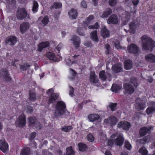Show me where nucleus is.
Here are the masks:
<instances>
[{
  "label": "nucleus",
  "instance_id": "obj_1",
  "mask_svg": "<svg viewBox=\"0 0 155 155\" xmlns=\"http://www.w3.org/2000/svg\"><path fill=\"white\" fill-rule=\"evenodd\" d=\"M141 40L142 49L144 51L151 52L155 47V42L147 35H144L142 37Z\"/></svg>",
  "mask_w": 155,
  "mask_h": 155
},
{
  "label": "nucleus",
  "instance_id": "obj_2",
  "mask_svg": "<svg viewBox=\"0 0 155 155\" xmlns=\"http://www.w3.org/2000/svg\"><path fill=\"white\" fill-rule=\"evenodd\" d=\"M65 105L63 102L58 101L56 106L55 115L68 116L69 113L68 111L65 110Z\"/></svg>",
  "mask_w": 155,
  "mask_h": 155
},
{
  "label": "nucleus",
  "instance_id": "obj_3",
  "mask_svg": "<svg viewBox=\"0 0 155 155\" xmlns=\"http://www.w3.org/2000/svg\"><path fill=\"white\" fill-rule=\"evenodd\" d=\"M27 15V12L24 8L19 9L17 11L16 17L18 20H22L26 18Z\"/></svg>",
  "mask_w": 155,
  "mask_h": 155
},
{
  "label": "nucleus",
  "instance_id": "obj_4",
  "mask_svg": "<svg viewBox=\"0 0 155 155\" xmlns=\"http://www.w3.org/2000/svg\"><path fill=\"white\" fill-rule=\"evenodd\" d=\"M54 90L53 88L48 90L47 92V94L48 95H51L49 97L48 102L49 103L53 102L57 100L59 95L56 93H54Z\"/></svg>",
  "mask_w": 155,
  "mask_h": 155
},
{
  "label": "nucleus",
  "instance_id": "obj_5",
  "mask_svg": "<svg viewBox=\"0 0 155 155\" xmlns=\"http://www.w3.org/2000/svg\"><path fill=\"white\" fill-rule=\"evenodd\" d=\"M127 51L129 52L138 54L140 53L139 48L135 44H130L127 47Z\"/></svg>",
  "mask_w": 155,
  "mask_h": 155
},
{
  "label": "nucleus",
  "instance_id": "obj_6",
  "mask_svg": "<svg viewBox=\"0 0 155 155\" xmlns=\"http://www.w3.org/2000/svg\"><path fill=\"white\" fill-rule=\"evenodd\" d=\"M0 77L6 81H9L11 80L8 71L6 69L1 70L0 72Z\"/></svg>",
  "mask_w": 155,
  "mask_h": 155
},
{
  "label": "nucleus",
  "instance_id": "obj_7",
  "mask_svg": "<svg viewBox=\"0 0 155 155\" xmlns=\"http://www.w3.org/2000/svg\"><path fill=\"white\" fill-rule=\"evenodd\" d=\"M124 138L122 135H119L117 138L114 140H110L108 142V144L112 146L114 143L117 145L120 146L122 145L123 143Z\"/></svg>",
  "mask_w": 155,
  "mask_h": 155
},
{
  "label": "nucleus",
  "instance_id": "obj_8",
  "mask_svg": "<svg viewBox=\"0 0 155 155\" xmlns=\"http://www.w3.org/2000/svg\"><path fill=\"white\" fill-rule=\"evenodd\" d=\"M135 108L138 110H143L146 107L145 103L140 98L136 99Z\"/></svg>",
  "mask_w": 155,
  "mask_h": 155
},
{
  "label": "nucleus",
  "instance_id": "obj_9",
  "mask_svg": "<svg viewBox=\"0 0 155 155\" xmlns=\"http://www.w3.org/2000/svg\"><path fill=\"white\" fill-rule=\"evenodd\" d=\"M119 22V18L116 14H113L111 15L107 19V22L108 24H117Z\"/></svg>",
  "mask_w": 155,
  "mask_h": 155
},
{
  "label": "nucleus",
  "instance_id": "obj_10",
  "mask_svg": "<svg viewBox=\"0 0 155 155\" xmlns=\"http://www.w3.org/2000/svg\"><path fill=\"white\" fill-rule=\"evenodd\" d=\"M26 124L25 117H18L15 122L16 127H23Z\"/></svg>",
  "mask_w": 155,
  "mask_h": 155
},
{
  "label": "nucleus",
  "instance_id": "obj_11",
  "mask_svg": "<svg viewBox=\"0 0 155 155\" xmlns=\"http://www.w3.org/2000/svg\"><path fill=\"white\" fill-rule=\"evenodd\" d=\"M17 41V38L14 36H10L8 37L5 40L6 44L12 46L14 45Z\"/></svg>",
  "mask_w": 155,
  "mask_h": 155
},
{
  "label": "nucleus",
  "instance_id": "obj_12",
  "mask_svg": "<svg viewBox=\"0 0 155 155\" xmlns=\"http://www.w3.org/2000/svg\"><path fill=\"white\" fill-rule=\"evenodd\" d=\"M117 126L118 127H121L125 130H128L131 127L129 122L125 121L120 122L118 124Z\"/></svg>",
  "mask_w": 155,
  "mask_h": 155
},
{
  "label": "nucleus",
  "instance_id": "obj_13",
  "mask_svg": "<svg viewBox=\"0 0 155 155\" xmlns=\"http://www.w3.org/2000/svg\"><path fill=\"white\" fill-rule=\"evenodd\" d=\"M99 76L100 78L103 81L106 80L107 78L109 81L111 80V75L110 74L102 71L100 72Z\"/></svg>",
  "mask_w": 155,
  "mask_h": 155
},
{
  "label": "nucleus",
  "instance_id": "obj_14",
  "mask_svg": "<svg viewBox=\"0 0 155 155\" xmlns=\"http://www.w3.org/2000/svg\"><path fill=\"white\" fill-rule=\"evenodd\" d=\"M30 27V25L28 22H23L20 25V31L22 34H23L28 30Z\"/></svg>",
  "mask_w": 155,
  "mask_h": 155
},
{
  "label": "nucleus",
  "instance_id": "obj_15",
  "mask_svg": "<svg viewBox=\"0 0 155 155\" xmlns=\"http://www.w3.org/2000/svg\"><path fill=\"white\" fill-rule=\"evenodd\" d=\"M89 80L91 83H96L98 82V79L94 72H91Z\"/></svg>",
  "mask_w": 155,
  "mask_h": 155
},
{
  "label": "nucleus",
  "instance_id": "obj_16",
  "mask_svg": "<svg viewBox=\"0 0 155 155\" xmlns=\"http://www.w3.org/2000/svg\"><path fill=\"white\" fill-rule=\"evenodd\" d=\"M124 87L125 91L128 94H131L134 91V89L133 87L131 85L128 84H125L124 85Z\"/></svg>",
  "mask_w": 155,
  "mask_h": 155
},
{
  "label": "nucleus",
  "instance_id": "obj_17",
  "mask_svg": "<svg viewBox=\"0 0 155 155\" xmlns=\"http://www.w3.org/2000/svg\"><path fill=\"white\" fill-rule=\"evenodd\" d=\"M8 145L4 141L0 140V150L5 152L8 150Z\"/></svg>",
  "mask_w": 155,
  "mask_h": 155
},
{
  "label": "nucleus",
  "instance_id": "obj_18",
  "mask_svg": "<svg viewBox=\"0 0 155 155\" xmlns=\"http://www.w3.org/2000/svg\"><path fill=\"white\" fill-rule=\"evenodd\" d=\"M152 129V128L151 127H143L140 130V134L141 136H143L147 133H150Z\"/></svg>",
  "mask_w": 155,
  "mask_h": 155
},
{
  "label": "nucleus",
  "instance_id": "obj_19",
  "mask_svg": "<svg viewBox=\"0 0 155 155\" xmlns=\"http://www.w3.org/2000/svg\"><path fill=\"white\" fill-rule=\"evenodd\" d=\"M71 40L73 41V45L75 47L77 48L79 47L80 41L78 37L74 35L72 37Z\"/></svg>",
  "mask_w": 155,
  "mask_h": 155
},
{
  "label": "nucleus",
  "instance_id": "obj_20",
  "mask_svg": "<svg viewBox=\"0 0 155 155\" xmlns=\"http://www.w3.org/2000/svg\"><path fill=\"white\" fill-rule=\"evenodd\" d=\"M122 65L121 64H116L113 66L112 69L115 72H118L121 71L122 70Z\"/></svg>",
  "mask_w": 155,
  "mask_h": 155
},
{
  "label": "nucleus",
  "instance_id": "obj_21",
  "mask_svg": "<svg viewBox=\"0 0 155 155\" xmlns=\"http://www.w3.org/2000/svg\"><path fill=\"white\" fill-rule=\"evenodd\" d=\"M145 59L146 61L150 63L155 62V56L152 54L145 55Z\"/></svg>",
  "mask_w": 155,
  "mask_h": 155
},
{
  "label": "nucleus",
  "instance_id": "obj_22",
  "mask_svg": "<svg viewBox=\"0 0 155 155\" xmlns=\"http://www.w3.org/2000/svg\"><path fill=\"white\" fill-rule=\"evenodd\" d=\"M97 30H94L91 32L90 37L91 39L93 41L98 42V38L97 35Z\"/></svg>",
  "mask_w": 155,
  "mask_h": 155
},
{
  "label": "nucleus",
  "instance_id": "obj_23",
  "mask_svg": "<svg viewBox=\"0 0 155 155\" xmlns=\"http://www.w3.org/2000/svg\"><path fill=\"white\" fill-rule=\"evenodd\" d=\"M49 44L48 42H41L38 45V50L41 51L44 48L49 46Z\"/></svg>",
  "mask_w": 155,
  "mask_h": 155
},
{
  "label": "nucleus",
  "instance_id": "obj_24",
  "mask_svg": "<svg viewBox=\"0 0 155 155\" xmlns=\"http://www.w3.org/2000/svg\"><path fill=\"white\" fill-rule=\"evenodd\" d=\"M101 35L104 38H106L109 37V32L105 27L101 29Z\"/></svg>",
  "mask_w": 155,
  "mask_h": 155
},
{
  "label": "nucleus",
  "instance_id": "obj_25",
  "mask_svg": "<svg viewBox=\"0 0 155 155\" xmlns=\"http://www.w3.org/2000/svg\"><path fill=\"white\" fill-rule=\"evenodd\" d=\"M68 14L71 18L75 19L77 17L78 13L76 10L72 8L69 11Z\"/></svg>",
  "mask_w": 155,
  "mask_h": 155
},
{
  "label": "nucleus",
  "instance_id": "obj_26",
  "mask_svg": "<svg viewBox=\"0 0 155 155\" xmlns=\"http://www.w3.org/2000/svg\"><path fill=\"white\" fill-rule=\"evenodd\" d=\"M124 66L126 70H129L131 69L133 67L132 61L129 60L125 61L124 63Z\"/></svg>",
  "mask_w": 155,
  "mask_h": 155
},
{
  "label": "nucleus",
  "instance_id": "obj_27",
  "mask_svg": "<svg viewBox=\"0 0 155 155\" xmlns=\"http://www.w3.org/2000/svg\"><path fill=\"white\" fill-rule=\"evenodd\" d=\"M31 150L28 147H25L22 149L21 151L20 155H30Z\"/></svg>",
  "mask_w": 155,
  "mask_h": 155
},
{
  "label": "nucleus",
  "instance_id": "obj_28",
  "mask_svg": "<svg viewBox=\"0 0 155 155\" xmlns=\"http://www.w3.org/2000/svg\"><path fill=\"white\" fill-rule=\"evenodd\" d=\"M121 88V86L114 84L112 85L111 90L113 92L117 93H118Z\"/></svg>",
  "mask_w": 155,
  "mask_h": 155
},
{
  "label": "nucleus",
  "instance_id": "obj_29",
  "mask_svg": "<svg viewBox=\"0 0 155 155\" xmlns=\"http://www.w3.org/2000/svg\"><path fill=\"white\" fill-rule=\"evenodd\" d=\"M137 25L136 24L135 22H133L131 23L129 25L130 30L131 33H134L135 31Z\"/></svg>",
  "mask_w": 155,
  "mask_h": 155
},
{
  "label": "nucleus",
  "instance_id": "obj_30",
  "mask_svg": "<svg viewBox=\"0 0 155 155\" xmlns=\"http://www.w3.org/2000/svg\"><path fill=\"white\" fill-rule=\"evenodd\" d=\"M112 13V10L110 8H107L104 11L101 15V16L102 18H107L109 15Z\"/></svg>",
  "mask_w": 155,
  "mask_h": 155
},
{
  "label": "nucleus",
  "instance_id": "obj_31",
  "mask_svg": "<svg viewBox=\"0 0 155 155\" xmlns=\"http://www.w3.org/2000/svg\"><path fill=\"white\" fill-rule=\"evenodd\" d=\"M47 57L50 60L55 61L56 59L55 55L51 52H47L46 54Z\"/></svg>",
  "mask_w": 155,
  "mask_h": 155
},
{
  "label": "nucleus",
  "instance_id": "obj_32",
  "mask_svg": "<svg viewBox=\"0 0 155 155\" xmlns=\"http://www.w3.org/2000/svg\"><path fill=\"white\" fill-rule=\"evenodd\" d=\"M117 121V119L115 117H110L107 120V122L113 125L115 124Z\"/></svg>",
  "mask_w": 155,
  "mask_h": 155
},
{
  "label": "nucleus",
  "instance_id": "obj_33",
  "mask_svg": "<svg viewBox=\"0 0 155 155\" xmlns=\"http://www.w3.org/2000/svg\"><path fill=\"white\" fill-rule=\"evenodd\" d=\"M155 112V107L153 106L150 107H148L146 110V112L148 115L154 113Z\"/></svg>",
  "mask_w": 155,
  "mask_h": 155
},
{
  "label": "nucleus",
  "instance_id": "obj_34",
  "mask_svg": "<svg viewBox=\"0 0 155 155\" xmlns=\"http://www.w3.org/2000/svg\"><path fill=\"white\" fill-rule=\"evenodd\" d=\"M67 155H74V152L73 150L72 146L67 148L66 149Z\"/></svg>",
  "mask_w": 155,
  "mask_h": 155
},
{
  "label": "nucleus",
  "instance_id": "obj_35",
  "mask_svg": "<svg viewBox=\"0 0 155 155\" xmlns=\"http://www.w3.org/2000/svg\"><path fill=\"white\" fill-rule=\"evenodd\" d=\"M117 104L116 103H110L107 106V108L110 109L112 111H115L117 109Z\"/></svg>",
  "mask_w": 155,
  "mask_h": 155
},
{
  "label": "nucleus",
  "instance_id": "obj_36",
  "mask_svg": "<svg viewBox=\"0 0 155 155\" xmlns=\"http://www.w3.org/2000/svg\"><path fill=\"white\" fill-rule=\"evenodd\" d=\"M79 149L80 151H84L86 150L87 147L86 145L82 143H79L78 144Z\"/></svg>",
  "mask_w": 155,
  "mask_h": 155
},
{
  "label": "nucleus",
  "instance_id": "obj_37",
  "mask_svg": "<svg viewBox=\"0 0 155 155\" xmlns=\"http://www.w3.org/2000/svg\"><path fill=\"white\" fill-rule=\"evenodd\" d=\"M150 140V137L148 136H145L142 139L139 140V142L141 144H145V143L148 142Z\"/></svg>",
  "mask_w": 155,
  "mask_h": 155
},
{
  "label": "nucleus",
  "instance_id": "obj_38",
  "mask_svg": "<svg viewBox=\"0 0 155 155\" xmlns=\"http://www.w3.org/2000/svg\"><path fill=\"white\" fill-rule=\"evenodd\" d=\"M62 6L61 3L58 2H56L54 3L53 6L51 7V9H52L53 8H61Z\"/></svg>",
  "mask_w": 155,
  "mask_h": 155
},
{
  "label": "nucleus",
  "instance_id": "obj_39",
  "mask_svg": "<svg viewBox=\"0 0 155 155\" xmlns=\"http://www.w3.org/2000/svg\"><path fill=\"white\" fill-rule=\"evenodd\" d=\"M139 152L141 155H147L148 151L144 147H142L139 151Z\"/></svg>",
  "mask_w": 155,
  "mask_h": 155
},
{
  "label": "nucleus",
  "instance_id": "obj_40",
  "mask_svg": "<svg viewBox=\"0 0 155 155\" xmlns=\"http://www.w3.org/2000/svg\"><path fill=\"white\" fill-rule=\"evenodd\" d=\"M49 22V18L47 16H45L42 20L41 22L44 26L47 25Z\"/></svg>",
  "mask_w": 155,
  "mask_h": 155
},
{
  "label": "nucleus",
  "instance_id": "obj_41",
  "mask_svg": "<svg viewBox=\"0 0 155 155\" xmlns=\"http://www.w3.org/2000/svg\"><path fill=\"white\" fill-rule=\"evenodd\" d=\"M38 5L37 2L36 1H34L33 3V8L32 10L34 13H35L37 11L38 8Z\"/></svg>",
  "mask_w": 155,
  "mask_h": 155
},
{
  "label": "nucleus",
  "instance_id": "obj_42",
  "mask_svg": "<svg viewBox=\"0 0 155 155\" xmlns=\"http://www.w3.org/2000/svg\"><path fill=\"white\" fill-rule=\"evenodd\" d=\"M36 95L35 93L30 92L29 94V99L31 101H35L36 99Z\"/></svg>",
  "mask_w": 155,
  "mask_h": 155
},
{
  "label": "nucleus",
  "instance_id": "obj_43",
  "mask_svg": "<svg viewBox=\"0 0 155 155\" xmlns=\"http://www.w3.org/2000/svg\"><path fill=\"white\" fill-rule=\"evenodd\" d=\"M72 127L71 126H65L61 128V130L63 131L68 132L72 129Z\"/></svg>",
  "mask_w": 155,
  "mask_h": 155
},
{
  "label": "nucleus",
  "instance_id": "obj_44",
  "mask_svg": "<svg viewBox=\"0 0 155 155\" xmlns=\"http://www.w3.org/2000/svg\"><path fill=\"white\" fill-rule=\"evenodd\" d=\"M28 120L30 123V125L35 124L36 122L35 117H30L28 118Z\"/></svg>",
  "mask_w": 155,
  "mask_h": 155
},
{
  "label": "nucleus",
  "instance_id": "obj_45",
  "mask_svg": "<svg viewBox=\"0 0 155 155\" xmlns=\"http://www.w3.org/2000/svg\"><path fill=\"white\" fill-rule=\"evenodd\" d=\"M130 83L132 85H134V86L136 87L138 85L137 81L135 78H132L130 80Z\"/></svg>",
  "mask_w": 155,
  "mask_h": 155
},
{
  "label": "nucleus",
  "instance_id": "obj_46",
  "mask_svg": "<svg viewBox=\"0 0 155 155\" xmlns=\"http://www.w3.org/2000/svg\"><path fill=\"white\" fill-rule=\"evenodd\" d=\"M125 21H129L131 17V12H126L125 14Z\"/></svg>",
  "mask_w": 155,
  "mask_h": 155
},
{
  "label": "nucleus",
  "instance_id": "obj_47",
  "mask_svg": "<svg viewBox=\"0 0 155 155\" xmlns=\"http://www.w3.org/2000/svg\"><path fill=\"white\" fill-rule=\"evenodd\" d=\"M20 66L21 70L22 71H25L29 69L30 65L28 64H25Z\"/></svg>",
  "mask_w": 155,
  "mask_h": 155
},
{
  "label": "nucleus",
  "instance_id": "obj_48",
  "mask_svg": "<svg viewBox=\"0 0 155 155\" xmlns=\"http://www.w3.org/2000/svg\"><path fill=\"white\" fill-rule=\"evenodd\" d=\"M124 145L125 147L128 150H130L131 148V146L128 141H125Z\"/></svg>",
  "mask_w": 155,
  "mask_h": 155
},
{
  "label": "nucleus",
  "instance_id": "obj_49",
  "mask_svg": "<svg viewBox=\"0 0 155 155\" xmlns=\"http://www.w3.org/2000/svg\"><path fill=\"white\" fill-rule=\"evenodd\" d=\"M108 3L110 6H114L116 4L117 1V0H109Z\"/></svg>",
  "mask_w": 155,
  "mask_h": 155
},
{
  "label": "nucleus",
  "instance_id": "obj_50",
  "mask_svg": "<svg viewBox=\"0 0 155 155\" xmlns=\"http://www.w3.org/2000/svg\"><path fill=\"white\" fill-rule=\"evenodd\" d=\"M69 95L72 97H73L74 96V88L71 86H69Z\"/></svg>",
  "mask_w": 155,
  "mask_h": 155
},
{
  "label": "nucleus",
  "instance_id": "obj_51",
  "mask_svg": "<svg viewBox=\"0 0 155 155\" xmlns=\"http://www.w3.org/2000/svg\"><path fill=\"white\" fill-rule=\"evenodd\" d=\"M37 130H40L42 128L41 125L38 122H36L34 124Z\"/></svg>",
  "mask_w": 155,
  "mask_h": 155
},
{
  "label": "nucleus",
  "instance_id": "obj_52",
  "mask_svg": "<svg viewBox=\"0 0 155 155\" xmlns=\"http://www.w3.org/2000/svg\"><path fill=\"white\" fill-rule=\"evenodd\" d=\"M77 32L80 35L84 36L85 35L84 33L82 31V28L80 27L78 28Z\"/></svg>",
  "mask_w": 155,
  "mask_h": 155
},
{
  "label": "nucleus",
  "instance_id": "obj_53",
  "mask_svg": "<svg viewBox=\"0 0 155 155\" xmlns=\"http://www.w3.org/2000/svg\"><path fill=\"white\" fill-rule=\"evenodd\" d=\"M12 64L13 66H14L15 67H17L18 65H19V61L18 60H14L12 61Z\"/></svg>",
  "mask_w": 155,
  "mask_h": 155
},
{
  "label": "nucleus",
  "instance_id": "obj_54",
  "mask_svg": "<svg viewBox=\"0 0 155 155\" xmlns=\"http://www.w3.org/2000/svg\"><path fill=\"white\" fill-rule=\"evenodd\" d=\"M88 140L91 141H93L94 140V137L91 134H89L87 136Z\"/></svg>",
  "mask_w": 155,
  "mask_h": 155
},
{
  "label": "nucleus",
  "instance_id": "obj_55",
  "mask_svg": "<svg viewBox=\"0 0 155 155\" xmlns=\"http://www.w3.org/2000/svg\"><path fill=\"white\" fill-rule=\"evenodd\" d=\"M98 24L97 22L94 25H89L88 26V28L89 29H97L98 28Z\"/></svg>",
  "mask_w": 155,
  "mask_h": 155
},
{
  "label": "nucleus",
  "instance_id": "obj_56",
  "mask_svg": "<svg viewBox=\"0 0 155 155\" xmlns=\"http://www.w3.org/2000/svg\"><path fill=\"white\" fill-rule=\"evenodd\" d=\"M7 1V3L8 6L9 5H13L15 3V0H6Z\"/></svg>",
  "mask_w": 155,
  "mask_h": 155
},
{
  "label": "nucleus",
  "instance_id": "obj_57",
  "mask_svg": "<svg viewBox=\"0 0 155 155\" xmlns=\"http://www.w3.org/2000/svg\"><path fill=\"white\" fill-rule=\"evenodd\" d=\"M93 18V16L92 15H90L87 18L85 21V23L86 24L89 23L90 21Z\"/></svg>",
  "mask_w": 155,
  "mask_h": 155
},
{
  "label": "nucleus",
  "instance_id": "obj_58",
  "mask_svg": "<svg viewBox=\"0 0 155 155\" xmlns=\"http://www.w3.org/2000/svg\"><path fill=\"white\" fill-rule=\"evenodd\" d=\"M99 117H88V118L90 121L93 122L99 119Z\"/></svg>",
  "mask_w": 155,
  "mask_h": 155
},
{
  "label": "nucleus",
  "instance_id": "obj_59",
  "mask_svg": "<svg viewBox=\"0 0 155 155\" xmlns=\"http://www.w3.org/2000/svg\"><path fill=\"white\" fill-rule=\"evenodd\" d=\"M105 48L106 49V52L107 54H109V51H110V45L108 44H106L105 45Z\"/></svg>",
  "mask_w": 155,
  "mask_h": 155
},
{
  "label": "nucleus",
  "instance_id": "obj_60",
  "mask_svg": "<svg viewBox=\"0 0 155 155\" xmlns=\"http://www.w3.org/2000/svg\"><path fill=\"white\" fill-rule=\"evenodd\" d=\"M71 71V73L72 74V78H70V79L71 80H73L74 77H75V75H76V72L75 71H74V70H73L72 69H70Z\"/></svg>",
  "mask_w": 155,
  "mask_h": 155
},
{
  "label": "nucleus",
  "instance_id": "obj_61",
  "mask_svg": "<svg viewBox=\"0 0 155 155\" xmlns=\"http://www.w3.org/2000/svg\"><path fill=\"white\" fill-rule=\"evenodd\" d=\"M115 46L116 48L117 49H121L122 48V47H121L120 45L119 42L118 41H117L115 43Z\"/></svg>",
  "mask_w": 155,
  "mask_h": 155
},
{
  "label": "nucleus",
  "instance_id": "obj_62",
  "mask_svg": "<svg viewBox=\"0 0 155 155\" xmlns=\"http://www.w3.org/2000/svg\"><path fill=\"white\" fill-rule=\"evenodd\" d=\"M33 111L32 108L30 106H28L27 107V111L29 113H31Z\"/></svg>",
  "mask_w": 155,
  "mask_h": 155
},
{
  "label": "nucleus",
  "instance_id": "obj_63",
  "mask_svg": "<svg viewBox=\"0 0 155 155\" xmlns=\"http://www.w3.org/2000/svg\"><path fill=\"white\" fill-rule=\"evenodd\" d=\"M84 45L87 47H89L91 46V43L88 41H86L85 42Z\"/></svg>",
  "mask_w": 155,
  "mask_h": 155
},
{
  "label": "nucleus",
  "instance_id": "obj_64",
  "mask_svg": "<svg viewBox=\"0 0 155 155\" xmlns=\"http://www.w3.org/2000/svg\"><path fill=\"white\" fill-rule=\"evenodd\" d=\"M42 153L44 155H52L51 153L48 152L46 151H43Z\"/></svg>",
  "mask_w": 155,
  "mask_h": 155
}]
</instances>
